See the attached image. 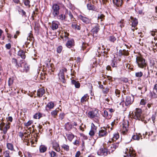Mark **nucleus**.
Wrapping results in <instances>:
<instances>
[{
    "instance_id": "1",
    "label": "nucleus",
    "mask_w": 157,
    "mask_h": 157,
    "mask_svg": "<svg viewBox=\"0 0 157 157\" xmlns=\"http://www.w3.org/2000/svg\"><path fill=\"white\" fill-rule=\"evenodd\" d=\"M99 116L98 110L97 109H95L88 113V117L94 119L95 122L98 124L100 123Z\"/></svg>"
},
{
    "instance_id": "2",
    "label": "nucleus",
    "mask_w": 157,
    "mask_h": 157,
    "mask_svg": "<svg viewBox=\"0 0 157 157\" xmlns=\"http://www.w3.org/2000/svg\"><path fill=\"white\" fill-rule=\"evenodd\" d=\"M136 62L138 67L140 68L145 69L147 63L145 60L141 56H137L136 58Z\"/></svg>"
},
{
    "instance_id": "3",
    "label": "nucleus",
    "mask_w": 157,
    "mask_h": 157,
    "mask_svg": "<svg viewBox=\"0 0 157 157\" xmlns=\"http://www.w3.org/2000/svg\"><path fill=\"white\" fill-rule=\"evenodd\" d=\"M134 114L133 116L134 118L138 119L139 121H143V119L142 117V110L140 109L137 108L134 112Z\"/></svg>"
},
{
    "instance_id": "4",
    "label": "nucleus",
    "mask_w": 157,
    "mask_h": 157,
    "mask_svg": "<svg viewBox=\"0 0 157 157\" xmlns=\"http://www.w3.org/2000/svg\"><path fill=\"white\" fill-rule=\"evenodd\" d=\"M59 6L58 4H54L52 5V12L54 17H57L59 15Z\"/></svg>"
},
{
    "instance_id": "5",
    "label": "nucleus",
    "mask_w": 157,
    "mask_h": 157,
    "mask_svg": "<svg viewBox=\"0 0 157 157\" xmlns=\"http://www.w3.org/2000/svg\"><path fill=\"white\" fill-rule=\"evenodd\" d=\"M134 100V97L133 96H127L126 97L125 101L123 100V102H124L125 106H128L131 104L133 102Z\"/></svg>"
},
{
    "instance_id": "6",
    "label": "nucleus",
    "mask_w": 157,
    "mask_h": 157,
    "mask_svg": "<svg viewBox=\"0 0 157 157\" xmlns=\"http://www.w3.org/2000/svg\"><path fill=\"white\" fill-rule=\"evenodd\" d=\"M110 154L109 151L108 149L104 148H100L97 152V154L99 155H104L106 156Z\"/></svg>"
},
{
    "instance_id": "7",
    "label": "nucleus",
    "mask_w": 157,
    "mask_h": 157,
    "mask_svg": "<svg viewBox=\"0 0 157 157\" xmlns=\"http://www.w3.org/2000/svg\"><path fill=\"white\" fill-rule=\"evenodd\" d=\"M24 63V60H20L19 63L17 62V59L14 58H13L12 60V64L17 68L20 67H22V64Z\"/></svg>"
},
{
    "instance_id": "8",
    "label": "nucleus",
    "mask_w": 157,
    "mask_h": 157,
    "mask_svg": "<svg viewBox=\"0 0 157 157\" xmlns=\"http://www.w3.org/2000/svg\"><path fill=\"white\" fill-rule=\"evenodd\" d=\"M128 121H125L122 124V128H121V132L123 135L126 133L128 130Z\"/></svg>"
},
{
    "instance_id": "9",
    "label": "nucleus",
    "mask_w": 157,
    "mask_h": 157,
    "mask_svg": "<svg viewBox=\"0 0 157 157\" xmlns=\"http://www.w3.org/2000/svg\"><path fill=\"white\" fill-rule=\"evenodd\" d=\"M125 154L126 155V157H135V156L134 152L133 151L132 148H129V149L126 148Z\"/></svg>"
},
{
    "instance_id": "10",
    "label": "nucleus",
    "mask_w": 157,
    "mask_h": 157,
    "mask_svg": "<svg viewBox=\"0 0 157 157\" xmlns=\"http://www.w3.org/2000/svg\"><path fill=\"white\" fill-rule=\"evenodd\" d=\"M119 144V143H116L110 145L109 146L108 149L110 153L113 152L118 147Z\"/></svg>"
},
{
    "instance_id": "11",
    "label": "nucleus",
    "mask_w": 157,
    "mask_h": 157,
    "mask_svg": "<svg viewBox=\"0 0 157 157\" xmlns=\"http://www.w3.org/2000/svg\"><path fill=\"white\" fill-rule=\"evenodd\" d=\"M62 6L63 8H65L64 6L63 5H62ZM64 14L67 19V17L68 16L71 19H72L74 17L73 15H72L71 11L66 8H65V10Z\"/></svg>"
},
{
    "instance_id": "12",
    "label": "nucleus",
    "mask_w": 157,
    "mask_h": 157,
    "mask_svg": "<svg viewBox=\"0 0 157 157\" xmlns=\"http://www.w3.org/2000/svg\"><path fill=\"white\" fill-rule=\"evenodd\" d=\"M98 136L99 137H101L105 136L107 135L106 129L104 127L103 129H101L98 131Z\"/></svg>"
},
{
    "instance_id": "13",
    "label": "nucleus",
    "mask_w": 157,
    "mask_h": 157,
    "mask_svg": "<svg viewBox=\"0 0 157 157\" xmlns=\"http://www.w3.org/2000/svg\"><path fill=\"white\" fill-rule=\"evenodd\" d=\"M79 18L84 23L88 24L90 23L91 21L90 19L88 18L83 17L82 15H80L79 16Z\"/></svg>"
},
{
    "instance_id": "14",
    "label": "nucleus",
    "mask_w": 157,
    "mask_h": 157,
    "mask_svg": "<svg viewBox=\"0 0 157 157\" xmlns=\"http://www.w3.org/2000/svg\"><path fill=\"white\" fill-rule=\"evenodd\" d=\"M59 23L57 21H53L50 25V28L53 30L57 29L59 26Z\"/></svg>"
},
{
    "instance_id": "15",
    "label": "nucleus",
    "mask_w": 157,
    "mask_h": 157,
    "mask_svg": "<svg viewBox=\"0 0 157 157\" xmlns=\"http://www.w3.org/2000/svg\"><path fill=\"white\" fill-rule=\"evenodd\" d=\"M75 45V42L73 39L69 40L67 41L66 44V47L68 48H70Z\"/></svg>"
},
{
    "instance_id": "16",
    "label": "nucleus",
    "mask_w": 157,
    "mask_h": 157,
    "mask_svg": "<svg viewBox=\"0 0 157 157\" xmlns=\"http://www.w3.org/2000/svg\"><path fill=\"white\" fill-rule=\"evenodd\" d=\"M91 128L90 130L89 134L91 136L94 135L95 132L96 131L97 127L95 126L93 123H92L91 125Z\"/></svg>"
},
{
    "instance_id": "17",
    "label": "nucleus",
    "mask_w": 157,
    "mask_h": 157,
    "mask_svg": "<svg viewBox=\"0 0 157 157\" xmlns=\"http://www.w3.org/2000/svg\"><path fill=\"white\" fill-rule=\"evenodd\" d=\"M53 148L56 151L59 152L60 151L59 146L58 143L56 141H53L52 143Z\"/></svg>"
},
{
    "instance_id": "18",
    "label": "nucleus",
    "mask_w": 157,
    "mask_h": 157,
    "mask_svg": "<svg viewBox=\"0 0 157 157\" xmlns=\"http://www.w3.org/2000/svg\"><path fill=\"white\" fill-rule=\"evenodd\" d=\"M130 19L131 21V22L132 23V27L135 28L138 24L137 19L136 18H134L132 17H131Z\"/></svg>"
},
{
    "instance_id": "19",
    "label": "nucleus",
    "mask_w": 157,
    "mask_h": 157,
    "mask_svg": "<svg viewBox=\"0 0 157 157\" xmlns=\"http://www.w3.org/2000/svg\"><path fill=\"white\" fill-rule=\"evenodd\" d=\"M99 30V26L96 24L94 27L91 30V32L93 33V36H94L95 34H97Z\"/></svg>"
},
{
    "instance_id": "20",
    "label": "nucleus",
    "mask_w": 157,
    "mask_h": 157,
    "mask_svg": "<svg viewBox=\"0 0 157 157\" xmlns=\"http://www.w3.org/2000/svg\"><path fill=\"white\" fill-rule=\"evenodd\" d=\"M25 52L24 51L20 50L17 52V55L20 56L22 59H24L25 58Z\"/></svg>"
},
{
    "instance_id": "21",
    "label": "nucleus",
    "mask_w": 157,
    "mask_h": 157,
    "mask_svg": "<svg viewBox=\"0 0 157 157\" xmlns=\"http://www.w3.org/2000/svg\"><path fill=\"white\" fill-rule=\"evenodd\" d=\"M24 67V69L23 70H21V71L23 72H27L29 69V67L28 65L25 63L24 61V63L22 64V67Z\"/></svg>"
},
{
    "instance_id": "22",
    "label": "nucleus",
    "mask_w": 157,
    "mask_h": 157,
    "mask_svg": "<svg viewBox=\"0 0 157 157\" xmlns=\"http://www.w3.org/2000/svg\"><path fill=\"white\" fill-rule=\"evenodd\" d=\"M57 17V19L60 21H66L67 20L65 14H62L59 15H58Z\"/></svg>"
},
{
    "instance_id": "23",
    "label": "nucleus",
    "mask_w": 157,
    "mask_h": 157,
    "mask_svg": "<svg viewBox=\"0 0 157 157\" xmlns=\"http://www.w3.org/2000/svg\"><path fill=\"white\" fill-rule=\"evenodd\" d=\"M45 92V90L42 88H40L39 89L37 92V94L38 96L39 97H41L44 94Z\"/></svg>"
},
{
    "instance_id": "24",
    "label": "nucleus",
    "mask_w": 157,
    "mask_h": 157,
    "mask_svg": "<svg viewBox=\"0 0 157 157\" xmlns=\"http://www.w3.org/2000/svg\"><path fill=\"white\" fill-rule=\"evenodd\" d=\"M113 2L118 6H121L123 3L122 0H113Z\"/></svg>"
},
{
    "instance_id": "25",
    "label": "nucleus",
    "mask_w": 157,
    "mask_h": 157,
    "mask_svg": "<svg viewBox=\"0 0 157 157\" xmlns=\"http://www.w3.org/2000/svg\"><path fill=\"white\" fill-rule=\"evenodd\" d=\"M61 147L62 149L67 151H69L70 147L67 144H63L61 146Z\"/></svg>"
},
{
    "instance_id": "26",
    "label": "nucleus",
    "mask_w": 157,
    "mask_h": 157,
    "mask_svg": "<svg viewBox=\"0 0 157 157\" xmlns=\"http://www.w3.org/2000/svg\"><path fill=\"white\" fill-rule=\"evenodd\" d=\"M47 149V147L44 145H41L39 147V150L41 153H44Z\"/></svg>"
},
{
    "instance_id": "27",
    "label": "nucleus",
    "mask_w": 157,
    "mask_h": 157,
    "mask_svg": "<svg viewBox=\"0 0 157 157\" xmlns=\"http://www.w3.org/2000/svg\"><path fill=\"white\" fill-rule=\"evenodd\" d=\"M87 9L89 10H94L95 9L94 6L92 4L88 3L87 4Z\"/></svg>"
},
{
    "instance_id": "28",
    "label": "nucleus",
    "mask_w": 157,
    "mask_h": 157,
    "mask_svg": "<svg viewBox=\"0 0 157 157\" xmlns=\"http://www.w3.org/2000/svg\"><path fill=\"white\" fill-rule=\"evenodd\" d=\"M22 1L25 6L29 8L30 7V0H23Z\"/></svg>"
},
{
    "instance_id": "29",
    "label": "nucleus",
    "mask_w": 157,
    "mask_h": 157,
    "mask_svg": "<svg viewBox=\"0 0 157 157\" xmlns=\"http://www.w3.org/2000/svg\"><path fill=\"white\" fill-rule=\"evenodd\" d=\"M73 125L69 123H67L65 124V128L67 130L69 131L71 130L72 127Z\"/></svg>"
},
{
    "instance_id": "30",
    "label": "nucleus",
    "mask_w": 157,
    "mask_h": 157,
    "mask_svg": "<svg viewBox=\"0 0 157 157\" xmlns=\"http://www.w3.org/2000/svg\"><path fill=\"white\" fill-rule=\"evenodd\" d=\"M71 83L75 85V87L76 88H79L80 86V83L74 80H72L71 81Z\"/></svg>"
},
{
    "instance_id": "31",
    "label": "nucleus",
    "mask_w": 157,
    "mask_h": 157,
    "mask_svg": "<svg viewBox=\"0 0 157 157\" xmlns=\"http://www.w3.org/2000/svg\"><path fill=\"white\" fill-rule=\"evenodd\" d=\"M67 139L70 141H71L74 137V135L72 133L67 134Z\"/></svg>"
},
{
    "instance_id": "32",
    "label": "nucleus",
    "mask_w": 157,
    "mask_h": 157,
    "mask_svg": "<svg viewBox=\"0 0 157 157\" xmlns=\"http://www.w3.org/2000/svg\"><path fill=\"white\" fill-rule=\"evenodd\" d=\"M72 27L75 29L79 30L80 29V27L78 25H77L75 23H72L71 25Z\"/></svg>"
},
{
    "instance_id": "33",
    "label": "nucleus",
    "mask_w": 157,
    "mask_h": 157,
    "mask_svg": "<svg viewBox=\"0 0 157 157\" xmlns=\"http://www.w3.org/2000/svg\"><path fill=\"white\" fill-rule=\"evenodd\" d=\"M108 40L111 42L114 43L116 40V38L113 35H111L109 37Z\"/></svg>"
},
{
    "instance_id": "34",
    "label": "nucleus",
    "mask_w": 157,
    "mask_h": 157,
    "mask_svg": "<svg viewBox=\"0 0 157 157\" xmlns=\"http://www.w3.org/2000/svg\"><path fill=\"white\" fill-rule=\"evenodd\" d=\"M49 154L51 157H58V155L54 151H49Z\"/></svg>"
},
{
    "instance_id": "35",
    "label": "nucleus",
    "mask_w": 157,
    "mask_h": 157,
    "mask_svg": "<svg viewBox=\"0 0 157 157\" xmlns=\"http://www.w3.org/2000/svg\"><path fill=\"white\" fill-rule=\"evenodd\" d=\"M6 147L8 149L11 151H13L14 150L13 145L12 144L9 143H7Z\"/></svg>"
},
{
    "instance_id": "36",
    "label": "nucleus",
    "mask_w": 157,
    "mask_h": 157,
    "mask_svg": "<svg viewBox=\"0 0 157 157\" xmlns=\"http://www.w3.org/2000/svg\"><path fill=\"white\" fill-rule=\"evenodd\" d=\"M88 97L87 94L84 95V96L81 98V102L82 103H84V102L86 101L87 100V99L88 98H87Z\"/></svg>"
},
{
    "instance_id": "37",
    "label": "nucleus",
    "mask_w": 157,
    "mask_h": 157,
    "mask_svg": "<svg viewBox=\"0 0 157 157\" xmlns=\"http://www.w3.org/2000/svg\"><path fill=\"white\" fill-rule=\"evenodd\" d=\"M104 15L103 14H98V21H102L103 19H104Z\"/></svg>"
},
{
    "instance_id": "38",
    "label": "nucleus",
    "mask_w": 157,
    "mask_h": 157,
    "mask_svg": "<svg viewBox=\"0 0 157 157\" xmlns=\"http://www.w3.org/2000/svg\"><path fill=\"white\" fill-rule=\"evenodd\" d=\"M19 13L21 14L23 17H26L27 16L25 11L23 9H20L19 10Z\"/></svg>"
},
{
    "instance_id": "39",
    "label": "nucleus",
    "mask_w": 157,
    "mask_h": 157,
    "mask_svg": "<svg viewBox=\"0 0 157 157\" xmlns=\"http://www.w3.org/2000/svg\"><path fill=\"white\" fill-rule=\"evenodd\" d=\"M67 70L66 68H63L60 70L59 73V75H64V72H66Z\"/></svg>"
},
{
    "instance_id": "40",
    "label": "nucleus",
    "mask_w": 157,
    "mask_h": 157,
    "mask_svg": "<svg viewBox=\"0 0 157 157\" xmlns=\"http://www.w3.org/2000/svg\"><path fill=\"white\" fill-rule=\"evenodd\" d=\"M47 107L49 109H52L54 107V103L52 102H50L47 105Z\"/></svg>"
},
{
    "instance_id": "41",
    "label": "nucleus",
    "mask_w": 157,
    "mask_h": 157,
    "mask_svg": "<svg viewBox=\"0 0 157 157\" xmlns=\"http://www.w3.org/2000/svg\"><path fill=\"white\" fill-rule=\"evenodd\" d=\"M58 111H59L56 110L53 111L51 112V114L52 116L54 118H56V116L57 115V113Z\"/></svg>"
},
{
    "instance_id": "42",
    "label": "nucleus",
    "mask_w": 157,
    "mask_h": 157,
    "mask_svg": "<svg viewBox=\"0 0 157 157\" xmlns=\"http://www.w3.org/2000/svg\"><path fill=\"white\" fill-rule=\"evenodd\" d=\"M143 75V73L140 71L135 73V76L137 78H141Z\"/></svg>"
},
{
    "instance_id": "43",
    "label": "nucleus",
    "mask_w": 157,
    "mask_h": 157,
    "mask_svg": "<svg viewBox=\"0 0 157 157\" xmlns=\"http://www.w3.org/2000/svg\"><path fill=\"white\" fill-rule=\"evenodd\" d=\"M124 20H121L118 22V25L121 28H122L124 26Z\"/></svg>"
},
{
    "instance_id": "44",
    "label": "nucleus",
    "mask_w": 157,
    "mask_h": 157,
    "mask_svg": "<svg viewBox=\"0 0 157 157\" xmlns=\"http://www.w3.org/2000/svg\"><path fill=\"white\" fill-rule=\"evenodd\" d=\"M103 116L105 117H106L108 118H110L111 117L110 116H109L108 113V111L106 110H104Z\"/></svg>"
},
{
    "instance_id": "45",
    "label": "nucleus",
    "mask_w": 157,
    "mask_h": 157,
    "mask_svg": "<svg viewBox=\"0 0 157 157\" xmlns=\"http://www.w3.org/2000/svg\"><path fill=\"white\" fill-rule=\"evenodd\" d=\"M109 89L108 87H104L102 90V92L104 94H107L109 92Z\"/></svg>"
},
{
    "instance_id": "46",
    "label": "nucleus",
    "mask_w": 157,
    "mask_h": 157,
    "mask_svg": "<svg viewBox=\"0 0 157 157\" xmlns=\"http://www.w3.org/2000/svg\"><path fill=\"white\" fill-rule=\"evenodd\" d=\"M115 93L117 97H119L120 95L121 91L120 90L117 89H116L115 90Z\"/></svg>"
},
{
    "instance_id": "47",
    "label": "nucleus",
    "mask_w": 157,
    "mask_h": 157,
    "mask_svg": "<svg viewBox=\"0 0 157 157\" xmlns=\"http://www.w3.org/2000/svg\"><path fill=\"white\" fill-rule=\"evenodd\" d=\"M63 49V47L62 46L60 45L57 48V52L58 53H61Z\"/></svg>"
},
{
    "instance_id": "48",
    "label": "nucleus",
    "mask_w": 157,
    "mask_h": 157,
    "mask_svg": "<svg viewBox=\"0 0 157 157\" xmlns=\"http://www.w3.org/2000/svg\"><path fill=\"white\" fill-rule=\"evenodd\" d=\"M59 78L61 81L63 83L65 82L64 75H59Z\"/></svg>"
},
{
    "instance_id": "49",
    "label": "nucleus",
    "mask_w": 157,
    "mask_h": 157,
    "mask_svg": "<svg viewBox=\"0 0 157 157\" xmlns=\"http://www.w3.org/2000/svg\"><path fill=\"white\" fill-rule=\"evenodd\" d=\"M119 137V135L118 134H115L113 136V140H117Z\"/></svg>"
},
{
    "instance_id": "50",
    "label": "nucleus",
    "mask_w": 157,
    "mask_h": 157,
    "mask_svg": "<svg viewBox=\"0 0 157 157\" xmlns=\"http://www.w3.org/2000/svg\"><path fill=\"white\" fill-rule=\"evenodd\" d=\"M8 85L9 86H11L12 85L13 83V78H10L8 80Z\"/></svg>"
},
{
    "instance_id": "51",
    "label": "nucleus",
    "mask_w": 157,
    "mask_h": 157,
    "mask_svg": "<svg viewBox=\"0 0 157 157\" xmlns=\"http://www.w3.org/2000/svg\"><path fill=\"white\" fill-rule=\"evenodd\" d=\"M41 117V115L40 113H36L34 116V118L35 119H39Z\"/></svg>"
},
{
    "instance_id": "52",
    "label": "nucleus",
    "mask_w": 157,
    "mask_h": 157,
    "mask_svg": "<svg viewBox=\"0 0 157 157\" xmlns=\"http://www.w3.org/2000/svg\"><path fill=\"white\" fill-rule=\"evenodd\" d=\"M33 123L32 121H29L25 123V125L26 127L29 126L31 125Z\"/></svg>"
},
{
    "instance_id": "53",
    "label": "nucleus",
    "mask_w": 157,
    "mask_h": 157,
    "mask_svg": "<svg viewBox=\"0 0 157 157\" xmlns=\"http://www.w3.org/2000/svg\"><path fill=\"white\" fill-rule=\"evenodd\" d=\"M4 157H10L9 155V152L8 151H6L4 152Z\"/></svg>"
},
{
    "instance_id": "54",
    "label": "nucleus",
    "mask_w": 157,
    "mask_h": 157,
    "mask_svg": "<svg viewBox=\"0 0 157 157\" xmlns=\"http://www.w3.org/2000/svg\"><path fill=\"white\" fill-rule=\"evenodd\" d=\"M33 37V36L32 34L30 33L29 34V36L27 38V40H29L31 41L32 40Z\"/></svg>"
},
{
    "instance_id": "55",
    "label": "nucleus",
    "mask_w": 157,
    "mask_h": 157,
    "mask_svg": "<svg viewBox=\"0 0 157 157\" xmlns=\"http://www.w3.org/2000/svg\"><path fill=\"white\" fill-rule=\"evenodd\" d=\"M132 138L134 140H139L140 139V137L137 135H134Z\"/></svg>"
},
{
    "instance_id": "56",
    "label": "nucleus",
    "mask_w": 157,
    "mask_h": 157,
    "mask_svg": "<svg viewBox=\"0 0 157 157\" xmlns=\"http://www.w3.org/2000/svg\"><path fill=\"white\" fill-rule=\"evenodd\" d=\"M151 95L152 98H157V94L154 92L151 93Z\"/></svg>"
},
{
    "instance_id": "57",
    "label": "nucleus",
    "mask_w": 157,
    "mask_h": 157,
    "mask_svg": "<svg viewBox=\"0 0 157 157\" xmlns=\"http://www.w3.org/2000/svg\"><path fill=\"white\" fill-rule=\"evenodd\" d=\"M146 103V101L144 99H142L141 100L140 104L142 105H144Z\"/></svg>"
},
{
    "instance_id": "58",
    "label": "nucleus",
    "mask_w": 157,
    "mask_h": 157,
    "mask_svg": "<svg viewBox=\"0 0 157 157\" xmlns=\"http://www.w3.org/2000/svg\"><path fill=\"white\" fill-rule=\"evenodd\" d=\"M65 114L64 113H60L59 115V119L61 120L63 119L64 117Z\"/></svg>"
},
{
    "instance_id": "59",
    "label": "nucleus",
    "mask_w": 157,
    "mask_h": 157,
    "mask_svg": "<svg viewBox=\"0 0 157 157\" xmlns=\"http://www.w3.org/2000/svg\"><path fill=\"white\" fill-rule=\"evenodd\" d=\"M150 135L149 133H148L147 132H145V133H143V135L144 136V138L146 137V138H148L149 136Z\"/></svg>"
},
{
    "instance_id": "60",
    "label": "nucleus",
    "mask_w": 157,
    "mask_h": 157,
    "mask_svg": "<svg viewBox=\"0 0 157 157\" xmlns=\"http://www.w3.org/2000/svg\"><path fill=\"white\" fill-rule=\"evenodd\" d=\"M122 54L123 55H125V56H128V52L126 51L125 50H124L122 52Z\"/></svg>"
},
{
    "instance_id": "61",
    "label": "nucleus",
    "mask_w": 157,
    "mask_h": 157,
    "mask_svg": "<svg viewBox=\"0 0 157 157\" xmlns=\"http://www.w3.org/2000/svg\"><path fill=\"white\" fill-rule=\"evenodd\" d=\"M153 90L154 91H155V92L157 93V83H155L154 85Z\"/></svg>"
},
{
    "instance_id": "62",
    "label": "nucleus",
    "mask_w": 157,
    "mask_h": 157,
    "mask_svg": "<svg viewBox=\"0 0 157 157\" xmlns=\"http://www.w3.org/2000/svg\"><path fill=\"white\" fill-rule=\"evenodd\" d=\"M6 47L8 49H9L11 48V44L10 43L7 44L6 45Z\"/></svg>"
},
{
    "instance_id": "63",
    "label": "nucleus",
    "mask_w": 157,
    "mask_h": 157,
    "mask_svg": "<svg viewBox=\"0 0 157 157\" xmlns=\"http://www.w3.org/2000/svg\"><path fill=\"white\" fill-rule=\"evenodd\" d=\"M15 3L17 4H20V0H12Z\"/></svg>"
},
{
    "instance_id": "64",
    "label": "nucleus",
    "mask_w": 157,
    "mask_h": 157,
    "mask_svg": "<svg viewBox=\"0 0 157 157\" xmlns=\"http://www.w3.org/2000/svg\"><path fill=\"white\" fill-rule=\"evenodd\" d=\"M26 132H25L24 133V134H23L22 133V132H20L19 133V136L21 138H22L23 136H24V135H26Z\"/></svg>"
}]
</instances>
